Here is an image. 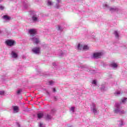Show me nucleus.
<instances>
[{
    "mask_svg": "<svg viewBox=\"0 0 127 127\" xmlns=\"http://www.w3.org/2000/svg\"><path fill=\"white\" fill-rule=\"evenodd\" d=\"M122 103L120 102H117L115 104L114 107V113L118 115H124L126 114V111L122 109Z\"/></svg>",
    "mask_w": 127,
    "mask_h": 127,
    "instance_id": "1",
    "label": "nucleus"
},
{
    "mask_svg": "<svg viewBox=\"0 0 127 127\" xmlns=\"http://www.w3.org/2000/svg\"><path fill=\"white\" fill-rule=\"evenodd\" d=\"M30 35V39L32 40V42L35 43L36 44H38L39 43V39L38 38H36V32H29V33Z\"/></svg>",
    "mask_w": 127,
    "mask_h": 127,
    "instance_id": "2",
    "label": "nucleus"
},
{
    "mask_svg": "<svg viewBox=\"0 0 127 127\" xmlns=\"http://www.w3.org/2000/svg\"><path fill=\"white\" fill-rule=\"evenodd\" d=\"M5 43L7 46H10L11 47V46H14L16 42L14 40L8 39L5 41Z\"/></svg>",
    "mask_w": 127,
    "mask_h": 127,
    "instance_id": "3",
    "label": "nucleus"
},
{
    "mask_svg": "<svg viewBox=\"0 0 127 127\" xmlns=\"http://www.w3.org/2000/svg\"><path fill=\"white\" fill-rule=\"evenodd\" d=\"M32 52L33 54H36V55H39L41 53L40 52V48L35 47L32 49Z\"/></svg>",
    "mask_w": 127,
    "mask_h": 127,
    "instance_id": "4",
    "label": "nucleus"
},
{
    "mask_svg": "<svg viewBox=\"0 0 127 127\" xmlns=\"http://www.w3.org/2000/svg\"><path fill=\"white\" fill-rule=\"evenodd\" d=\"M91 111L94 115H98V109L96 108V104L95 103H92L91 106Z\"/></svg>",
    "mask_w": 127,
    "mask_h": 127,
    "instance_id": "5",
    "label": "nucleus"
},
{
    "mask_svg": "<svg viewBox=\"0 0 127 127\" xmlns=\"http://www.w3.org/2000/svg\"><path fill=\"white\" fill-rule=\"evenodd\" d=\"M11 56L12 58H17L18 57V55H17V52L16 49H14L11 51Z\"/></svg>",
    "mask_w": 127,
    "mask_h": 127,
    "instance_id": "6",
    "label": "nucleus"
},
{
    "mask_svg": "<svg viewBox=\"0 0 127 127\" xmlns=\"http://www.w3.org/2000/svg\"><path fill=\"white\" fill-rule=\"evenodd\" d=\"M103 56V53L97 52L93 54V58L95 59H98V58H101V57Z\"/></svg>",
    "mask_w": 127,
    "mask_h": 127,
    "instance_id": "7",
    "label": "nucleus"
},
{
    "mask_svg": "<svg viewBox=\"0 0 127 127\" xmlns=\"http://www.w3.org/2000/svg\"><path fill=\"white\" fill-rule=\"evenodd\" d=\"M67 54V52L63 51L60 50L58 51V56L60 57H63V56H65Z\"/></svg>",
    "mask_w": 127,
    "mask_h": 127,
    "instance_id": "8",
    "label": "nucleus"
},
{
    "mask_svg": "<svg viewBox=\"0 0 127 127\" xmlns=\"http://www.w3.org/2000/svg\"><path fill=\"white\" fill-rule=\"evenodd\" d=\"M45 119L47 121H50V120H52V115H51V114H46L45 116Z\"/></svg>",
    "mask_w": 127,
    "mask_h": 127,
    "instance_id": "9",
    "label": "nucleus"
},
{
    "mask_svg": "<svg viewBox=\"0 0 127 127\" xmlns=\"http://www.w3.org/2000/svg\"><path fill=\"white\" fill-rule=\"evenodd\" d=\"M118 127H124V121H123V120H121L118 122Z\"/></svg>",
    "mask_w": 127,
    "mask_h": 127,
    "instance_id": "10",
    "label": "nucleus"
},
{
    "mask_svg": "<svg viewBox=\"0 0 127 127\" xmlns=\"http://www.w3.org/2000/svg\"><path fill=\"white\" fill-rule=\"evenodd\" d=\"M110 66L111 67H112V68H117L118 67V64L115 63H112Z\"/></svg>",
    "mask_w": 127,
    "mask_h": 127,
    "instance_id": "11",
    "label": "nucleus"
},
{
    "mask_svg": "<svg viewBox=\"0 0 127 127\" xmlns=\"http://www.w3.org/2000/svg\"><path fill=\"white\" fill-rule=\"evenodd\" d=\"M13 110L14 113H18V107L13 106Z\"/></svg>",
    "mask_w": 127,
    "mask_h": 127,
    "instance_id": "12",
    "label": "nucleus"
},
{
    "mask_svg": "<svg viewBox=\"0 0 127 127\" xmlns=\"http://www.w3.org/2000/svg\"><path fill=\"white\" fill-rule=\"evenodd\" d=\"M3 19H5L6 20H9L11 18L7 15H5L3 16Z\"/></svg>",
    "mask_w": 127,
    "mask_h": 127,
    "instance_id": "13",
    "label": "nucleus"
},
{
    "mask_svg": "<svg viewBox=\"0 0 127 127\" xmlns=\"http://www.w3.org/2000/svg\"><path fill=\"white\" fill-rule=\"evenodd\" d=\"M53 67H54V68H56V69H57V70H58V69L57 68H58V63H53Z\"/></svg>",
    "mask_w": 127,
    "mask_h": 127,
    "instance_id": "14",
    "label": "nucleus"
},
{
    "mask_svg": "<svg viewBox=\"0 0 127 127\" xmlns=\"http://www.w3.org/2000/svg\"><path fill=\"white\" fill-rule=\"evenodd\" d=\"M56 29H57L59 31H62V30H63V28H62V27H61L60 25H58L56 27Z\"/></svg>",
    "mask_w": 127,
    "mask_h": 127,
    "instance_id": "15",
    "label": "nucleus"
},
{
    "mask_svg": "<svg viewBox=\"0 0 127 127\" xmlns=\"http://www.w3.org/2000/svg\"><path fill=\"white\" fill-rule=\"evenodd\" d=\"M43 116H44L43 113H38L37 115L38 119H41Z\"/></svg>",
    "mask_w": 127,
    "mask_h": 127,
    "instance_id": "16",
    "label": "nucleus"
},
{
    "mask_svg": "<svg viewBox=\"0 0 127 127\" xmlns=\"http://www.w3.org/2000/svg\"><path fill=\"white\" fill-rule=\"evenodd\" d=\"M114 34L116 38H117L118 39H119V38L120 37V34H119L118 32H114Z\"/></svg>",
    "mask_w": 127,
    "mask_h": 127,
    "instance_id": "17",
    "label": "nucleus"
},
{
    "mask_svg": "<svg viewBox=\"0 0 127 127\" xmlns=\"http://www.w3.org/2000/svg\"><path fill=\"white\" fill-rule=\"evenodd\" d=\"M77 49L78 50H82V49H83V46L80 44H78L77 46Z\"/></svg>",
    "mask_w": 127,
    "mask_h": 127,
    "instance_id": "18",
    "label": "nucleus"
},
{
    "mask_svg": "<svg viewBox=\"0 0 127 127\" xmlns=\"http://www.w3.org/2000/svg\"><path fill=\"white\" fill-rule=\"evenodd\" d=\"M22 92V89H19L16 91V95H20Z\"/></svg>",
    "mask_w": 127,
    "mask_h": 127,
    "instance_id": "19",
    "label": "nucleus"
},
{
    "mask_svg": "<svg viewBox=\"0 0 127 127\" xmlns=\"http://www.w3.org/2000/svg\"><path fill=\"white\" fill-rule=\"evenodd\" d=\"M127 97H124L121 100L122 101L120 103L123 104H125L126 101H127Z\"/></svg>",
    "mask_w": 127,
    "mask_h": 127,
    "instance_id": "20",
    "label": "nucleus"
},
{
    "mask_svg": "<svg viewBox=\"0 0 127 127\" xmlns=\"http://www.w3.org/2000/svg\"><path fill=\"white\" fill-rule=\"evenodd\" d=\"M101 90L102 92H105V91H106V87H105V85H101Z\"/></svg>",
    "mask_w": 127,
    "mask_h": 127,
    "instance_id": "21",
    "label": "nucleus"
},
{
    "mask_svg": "<svg viewBox=\"0 0 127 127\" xmlns=\"http://www.w3.org/2000/svg\"><path fill=\"white\" fill-rule=\"evenodd\" d=\"M82 49L83 50H89V47L87 45H84L83 47H82Z\"/></svg>",
    "mask_w": 127,
    "mask_h": 127,
    "instance_id": "22",
    "label": "nucleus"
},
{
    "mask_svg": "<svg viewBox=\"0 0 127 127\" xmlns=\"http://www.w3.org/2000/svg\"><path fill=\"white\" fill-rule=\"evenodd\" d=\"M29 32H37L36 29H31L29 30Z\"/></svg>",
    "mask_w": 127,
    "mask_h": 127,
    "instance_id": "23",
    "label": "nucleus"
},
{
    "mask_svg": "<svg viewBox=\"0 0 127 127\" xmlns=\"http://www.w3.org/2000/svg\"><path fill=\"white\" fill-rule=\"evenodd\" d=\"M32 18L34 21H37V19H38L37 17L35 16H33Z\"/></svg>",
    "mask_w": 127,
    "mask_h": 127,
    "instance_id": "24",
    "label": "nucleus"
},
{
    "mask_svg": "<svg viewBox=\"0 0 127 127\" xmlns=\"http://www.w3.org/2000/svg\"><path fill=\"white\" fill-rule=\"evenodd\" d=\"M89 72H90V73H91V74H95V73H96V70H89Z\"/></svg>",
    "mask_w": 127,
    "mask_h": 127,
    "instance_id": "25",
    "label": "nucleus"
},
{
    "mask_svg": "<svg viewBox=\"0 0 127 127\" xmlns=\"http://www.w3.org/2000/svg\"><path fill=\"white\" fill-rule=\"evenodd\" d=\"M110 11H116V10H117V8H110Z\"/></svg>",
    "mask_w": 127,
    "mask_h": 127,
    "instance_id": "26",
    "label": "nucleus"
},
{
    "mask_svg": "<svg viewBox=\"0 0 127 127\" xmlns=\"http://www.w3.org/2000/svg\"><path fill=\"white\" fill-rule=\"evenodd\" d=\"M70 111H71V112H72V113H74L75 112V107H71Z\"/></svg>",
    "mask_w": 127,
    "mask_h": 127,
    "instance_id": "27",
    "label": "nucleus"
},
{
    "mask_svg": "<svg viewBox=\"0 0 127 127\" xmlns=\"http://www.w3.org/2000/svg\"><path fill=\"white\" fill-rule=\"evenodd\" d=\"M92 84H93V85H97V80H93L92 81Z\"/></svg>",
    "mask_w": 127,
    "mask_h": 127,
    "instance_id": "28",
    "label": "nucleus"
},
{
    "mask_svg": "<svg viewBox=\"0 0 127 127\" xmlns=\"http://www.w3.org/2000/svg\"><path fill=\"white\" fill-rule=\"evenodd\" d=\"M85 68H87V65H81L80 66V68L81 69H84Z\"/></svg>",
    "mask_w": 127,
    "mask_h": 127,
    "instance_id": "29",
    "label": "nucleus"
},
{
    "mask_svg": "<svg viewBox=\"0 0 127 127\" xmlns=\"http://www.w3.org/2000/svg\"><path fill=\"white\" fill-rule=\"evenodd\" d=\"M5 92L4 91H0V95H4Z\"/></svg>",
    "mask_w": 127,
    "mask_h": 127,
    "instance_id": "30",
    "label": "nucleus"
},
{
    "mask_svg": "<svg viewBox=\"0 0 127 127\" xmlns=\"http://www.w3.org/2000/svg\"><path fill=\"white\" fill-rule=\"evenodd\" d=\"M39 127H45V125H43V124L40 123Z\"/></svg>",
    "mask_w": 127,
    "mask_h": 127,
    "instance_id": "31",
    "label": "nucleus"
},
{
    "mask_svg": "<svg viewBox=\"0 0 127 127\" xmlns=\"http://www.w3.org/2000/svg\"><path fill=\"white\" fill-rule=\"evenodd\" d=\"M52 5V2L51 1H48V5Z\"/></svg>",
    "mask_w": 127,
    "mask_h": 127,
    "instance_id": "32",
    "label": "nucleus"
},
{
    "mask_svg": "<svg viewBox=\"0 0 127 127\" xmlns=\"http://www.w3.org/2000/svg\"><path fill=\"white\" fill-rule=\"evenodd\" d=\"M115 95H121V92L120 91H117L115 93Z\"/></svg>",
    "mask_w": 127,
    "mask_h": 127,
    "instance_id": "33",
    "label": "nucleus"
},
{
    "mask_svg": "<svg viewBox=\"0 0 127 127\" xmlns=\"http://www.w3.org/2000/svg\"><path fill=\"white\" fill-rule=\"evenodd\" d=\"M54 112H55V110L54 109H52L51 111V115H54Z\"/></svg>",
    "mask_w": 127,
    "mask_h": 127,
    "instance_id": "34",
    "label": "nucleus"
},
{
    "mask_svg": "<svg viewBox=\"0 0 127 127\" xmlns=\"http://www.w3.org/2000/svg\"><path fill=\"white\" fill-rule=\"evenodd\" d=\"M54 101H57V100H58V97L54 96Z\"/></svg>",
    "mask_w": 127,
    "mask_h": 127,
    "instance_id": "35",
    "label": "nucleus"
},
{
    "mask_svg": "<svg viewBox=\"0 0 127 127\" xmlns=\"http://www.w3.org/2000/svg\"><path fill=\"white\" fill-rule=\"evenodd\" d=\"M53 83H54V82L52 80L49 82V85H52L53 84Z\"/></svg>",
    "mask_w": 127,
    "mask_h": 127,
    "instance_id": "36",
    "label": "nucleus"
},
{
    "mask_svg": "<svg viewBox=\"0 0 127 127\" xmlns=\"http://www.w3.org/2000/svg\"><path fill=\"white\" fill-rule=\"evenodd\" d=\"M4 8V7H3V6H2V5L0 6V9H1V10H3Z\"/></svg>",
    "mask_w": 127,
    "mask_h": 127,
    "instance_id": "37",
    "label": "nucleus"
},
{
    "mask_svg": "<svg viewBox=\"0 0 127 127\" xmlns=\"http://www.w3.org/2000/svg\"><path fill=\"white\" fill-rule=\"evenodd\" d=\"M16 124L17 125V127H20V125L19 124V123H18V122H16Z\"/></svg>",
    "mask_w": 127,
    "mask_h": 127,
    "instance_id": "38",
    "label": "nucleus"
},
{
    "mask_svg": "<svg viewBox=\"0 0 127 127\" xmlns=\"http://www.w3.org/2000/svg\"><path fill=\"white\" fill-rule=\"evenodd\" d=\"M53 92H56V89H55V88L53 89Z\"/></svg>",
    "mask_w": 127,
    "mask_h": 127,
    "instance_id": "39",
    "label": "nucleus"
},
{
    "mask_svg": "<svg viewBox=\"0 0 127 127\" xmlns=\"http://www.w3.org/2000/svg\"><path fill=\"white\" fill-rule=\"evenodd\" d=\"M92 38L93 39H95V36H94V35H92Z\"/></svg>",
    "mask_w": 127,
    "mask_h": 127,
    "instance_id": "40",
    "label": "nucleus"
},
{
    "mask_svg": "<svg viewBox=\"0 0 127 127\" xmlns=\"http://www.w3.org/2000/svg\"><path fill=\"white\" fill-rule=\"evenodd\" d=\"M2 1V0H0V2H1Z\"/></svg>",
    "mask_w": 127,
    "mask_h": 127,
    "instance_id": "41",
    "label": "nucleus"
}]
</instances>
